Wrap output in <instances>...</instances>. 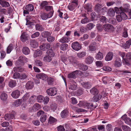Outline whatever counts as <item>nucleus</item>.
<instances>
[{"label":"nucleus","mask_w":131,"mask_h":131,"mask_svg":"<svg viewBox=\"0 0 131 131\" xmlns=\"http://www.w3.org/2000/svg\"><path fill=\"white\" fill-rule=\"evenodd\" d=\"M119 54L122 58L123 61L126 62L128 59H130L131 58V54L130 53H128L126 54L125 53L123 52H119Z\"/></svg>","instance_id":"f257e3e1"},{"label":"nucleus","mask_w":131,"mask_h":131,"mask_svg":"<svg viewBox=\"0 0 131 131\" xmlns=\"http://www.w3.org/2000/svg\"><path fill=\"white\" fill-rule=\"evenodd\" d=\"M16 113L15 112L13 111L10 114H7L4 116L5 120L9 121L11 119H15Z\"/></svg>","instance_id":"f03ea898"},{"label":"nucleus","mask_w":131,"mask_h":131,"mask_svg":"<svg viewBox=\"0 0 131 131\" xmlns=\"http://www.w3.org/2000/svg\"><path fill=\"white\" fill-rule=\"evenodd\" d=\"M71 46L73 49L77 51L80 50L81 48V45L77 41L73 42Z\"/></svg>","instance_id":"7ed1b4c3"},{"label":"nucleus","mask_w":131,"mask_h":131,"mask_svg":"<svg viewBox=\"0 0 131 131\" xmlns=\"http://www.w3.org/2000/svg\"><path fill=\"white\" fill-rule=\"evenodd\" d=\"M81 73V71L77 70L72 72V73L68 74V77L69 78H75L77 76L80 74Z\"/></svg>","instance_id":"20e7f679"},{"label":"nucleus","mask_w":131,"mask_h":131,"mask_svg":"<svg viewBox=\"0 0 131 131\" xmlns=\"http://www.w3.org/2000/svg\"><path fill=\"white\" fill-rule=\"evenodd\" d=\"M53 13L50 12L49 14L45 13H42L40 15L41 18L43 20H46L48 18L51 17L52 16Z\"/></svg>","instance_id":"39448f33"},{"label":"nucleus","mask_w":131,"mask_h":131,"mask_svg":"<svg viewBox=\"0 0 131 131\" xmlns=\"http://www.w3.org/2000/svg\"><path fill=\"white\" fill-rule=\"evenodd\" d=\"M103 28L105 31H112L114 30V28L113 26L111 24H106L103 25Z\"/></svg>","instance_id":"423d86ee"},{"label":"nucleus","mask_w":131,"mask_h":131,"mask_svg":"<svg viewBox=\"0 0 131 131\" xmlns=\"http://www.w3.org/2000/svg\"><path fill=\"white\" fill-rule=\"evenodd\" d=\"M48 94L50 96H54L57 93L56 89L55 88H50L48 89L46 91Z\"/></svg>","instance_id":"0eeeda50"},{"label":"nucleus","mask_w":131,"mask_h":131,"mask_svg":"<svg viewBox=\"0 0 131 131\" xmlns=\"http://www.w3.org/2000/svg\"><path fill=\"white\" fill-rule=\"evenodd\" d=\"M68 86L69 89L73 90H75L77 89V84L74 81L70 82Z\"/></svg>","instance_id":"6e6552de"},{"label":"nucleus","mask_w":131,"mask_h":131,"mask_svg":"<svg viewBox=\"0 0 131 131\" xmlns=\"http://www.w3.org/2000/svg\"><path fill=\"white\" fill-rule=\"evenodd\" d=\"M128 6H127V8L125 7L123 8L122 7H121L119 8L115 7V12L117 14H119L120 13H121V12H127L128 11Z\"/></svg>","instance_id":"1a4fd4ad"},{"label":"nucleus","mask_w":131,"mask_h":131,"mask_svg":"<svg viewBox=\"0 0 131 131\" xmlns=\"http://www.w3.org/2000/svg\"><path fill=\"white\" fill-rule=\"evenodd\" d=\"M20 95V92L18 90L13 91L11 94V95L14 98H18Z\"/></svg>","instance_id":"9d476101"},{"label":"nucleus","mask_w":131,"mask_h":131,"mask_svg":"<svg viewBox=\"0 0 131 131\" xmlns=\"http://www.w3.org/2000/svg\"><path fill=\"white\" fill-rule=\"evenodd\" d=\"M121 118L123 120H124L126 124L130 125V124L131 123V119L130 118L127 117V116L126 115L123 116Z\"/></svg>","instance_id":"9b49d317"},{"label":"nucleus","mask_w":131,"mask_h":131,"mask_svg":"<svg viewBox=\"0 0 131 131\" xmlns=\"http://www.w3.org/2000/svg\"><path fill=\"white\" fill-rule=\"evenodd\" d=\"M96 44L95 42H93L88 47L89 50L91 51H94L96 48Z\"/></svg>","instance_id":"f8f14e48"},{"label":"nucleus","mask_w":131,"mask_h":131,"mask_svg":"<svg viewBox=\"0 0 131 131\" xmlns=\"http://www.w3.org/2000/svg\"><path fill=\"white\" fill-rule=\"evenodd\" d=\"M36 77L38 79H42V80H45L48 78L46 74L42 73L38 74L37 75Z\"/></svg>","instance_id":"ddd939ff"},{"label":"nucleus","mask_w":131,"mask_h":131,"mask_svg":"<svg viewBox=\"0 0 131 131\" xmlns=\"http://www.w3.org/2000/svg\"><path fill=\"white\" fill-rule=\"evenodd\" d=\"M50 47V45L48 43H44L40 46V49L45 51L49 49Z\"/></svg>","instance_id":"4468645a"},{"label":"nucleus","mask_w":131,"mask_h":131,"mask_svg":"<svg viewBox=\"0 0 131 131\" xmlns=\"http://www.w3.org/2000/svg\"><path fill=\"white\" fill-rule=\"evenodd\" d=\"M30 45L31 47L36 48L38 46V43L35 40H32L30 41Z\"/></svg>","instance_id":"2eb2a0df"},{"label":"nucleus","mask_w":131,"mask_h":131,"mask_svg":"<svg viewBox=\"0 0 131 131\" xmlns=\"http://www.w3.org/2000/svg\"><path fill=\"white\" fill-rule=\"evenodd\" d=\"M70 38L68 36H64L59 40L61 43L68 42L70 40Z\"/></svg>","instance_id":"dca6fc26"},{"label":"nucleus","mask_w":131,"mask_h":131,"mask_svg":"<svg viewBox=\"0 0 131 131\" xmlns=\"http://www.w3.org/2000/svg\"><path fill=\"white\" fill-rule=\"evenodd\" d=\"M115 14V12L113 9L110 8L108 9L107 12V15L108 16L113 17L114 16Z\"/></svg>","instance_id":"f3484780"},{"label":"nucleus","mask_w":131,"mask_h":131,"mask_svg":"<svg viewBox=\"0 0 131 131\" xmlns=\"http://www.w3.org/2000/svg\"><path fill=\"white\" fill-rule=\"evenodd\" d=\"M28 37L27 34L25 33H23L20 36V40L22 42H24L28 40Z\"/></svg>","instance_id":"a211bd4d"},{"label":"nucleus","mask_w":131,"mask_h":131,"mask_svg":"<svg viewBox=\"0 0 131 131\" xmlns=\"http://www.w3.org/2000/svg\"><path fill=\"white\" fill-rule=\"evenodd\" d=\"M102 97V96L101 95H96L92 98L91 101L92 102H97L100 100Z\"/></svg>","instance_id":"6ab92c4d"},{"label":"nucleus","mask_w":131,"mask_h":131,"mask_svg":"<svg viewBox=\"0 0 131 131\" xmlns=\"http://www.w3.org/2000/svg\"><path fill=\"white\" fill-rule=\"evenodd\" d=\"M94 60V58L93 57L91 56H89L85 59V62L87 64H90L93 62Z\"/></svg>","instance_id":"aec40b11"},{"label":"nucleus","mask_w":131,"mask_h":131,"mask_svg":"<svg viewBox=\"0 0 131 131\" xmlns=\"http://www.w3.org/2000/svg\"><path fill=\"white\" fill-rule=\"evenodd\" d=\"M113 56V54L112 52H108L105 57V60L107 61H109L111 60Z\"/></svg>","instance_id":"412c9836"},{"label":"nucleus","mask_w":131,"mask_h":131,"mask_svg":"<svg viewBox=\"0 0 131 131\" xmlns=\"http://www.w3.org/2000/svg\"><path fill=\"white\" fill-rule=\"evenodd\" d=\"M40 105L38 103H36L34 105L31 109L33 111H36L40 109Z\"/></svg>","instance_id":"4be33fe9"},{"label":"nucleus","mask_w":131,"mask_h":131,"mask_svg":"<svg viewBox=\"0 0 131 131\" xmlns=\"http://www.w3.org/2000/svg\"><path fill=\"white\" fill-rule=\"evenodd\" d=\"M24 71V69L23 68L21 67H16L13 68L12 72L13 71L14 72H22Z\"/></svg>","instance_id":"5701e85b"},{"label":"nucleus","mask_w":131,"mask_h":131,"mask_svg":"<svg viewBox=\"0 0 131 131\" xmlns=\"http://www.w3.org/2000/svg\"><path fill=\"white\" fill-rule=\"evenodd\" d=\"M0 4L3 7H6L10 6L8 2L2 0H0Z\"/></svg>","instance_id":"b1692460"},{"label":"nucleus","mask_w":131,"mask_h":131,"mask_svg":"<svg viewBox=\"0 0 131 131\" xmlns=\"http://www.w3.org/2000/svg\"><path fill=\"white\" fill-rule=\"evenodd\" d=\"M36 29V30L42 31L44 30V28L42 25L38 24H36L35 25Z\"/></svg>","instance_id":"393cba45"},{"label":"nucleus","mask_w":131,"mask_h":131,"mask_svg":"<svg viewBox=\"0 0 131 131\" xmlns=\"http://www.w3.org/2000/svg\"><path fill=\"white\" fill-rule=\"evenodd\" d=\"M22 51L23 53L25 55L28 54L30 53V50L29 48L26 47H23Z\"/></svg>","instance_id":"a878e982"},{"label":"nucleus","mask_w":131,"mask_h":131,"mask_svg":"<svg viewBox=\"0 0 131 131\" xmlns=\"http://www.w3.org/2000/svg\"><path fill=\"white\" fill-rule=\"evenodd\" d=\"M25 8L28 11L31 12L32 11L34 10V7L32 4H30L27 5L25 6Z\"/></svg>","instance_id":"bb28decb"},{"label":"nucleus","mask_w":131,"mask_h":131,"mask_svg":"<svg viewBox=\"0 0 131 131\" xmlns=\"http://www.w3.org/2000/svg\"><path fill=\"white\" fill-rule=\"evenodd\" d=\"M33 83L32 82L28 81L26 84V87L27 89H30L33 88Z\"/></svg>","instance_id":"cd10ccee"},{"label":"nucleus","mask_w":131,"mask_h":131,"mask_svg":"<svg viewBox=\"0 0 131 131\" xmlns=\"http://www.w3.org/2000/svg\"><path fill=\"white\" fill-rule=\"evenodd\" d=\"M42 52L41 50H37L34 52V58H36L37 57L40 56L42 55Z\"/></svg>","instance_id":"c85d7f7f"},{"label":"nucleus","mask_w":131,"mask_h":131,"mask_svg":"<svg viewBox=\"0 0 131 131\" xmlns=\"http://www.w3.org/2000/svg\"><path fill=\"white\" fill-rule=\"evenodd\" d=\"M82 84L84 87L87 89L90 88L91 86V84L89 82H84Z\"/></svg>","instance_id":"c756f323"},{"label":"nucleus","mask_w":131,"mask_h":131,"mask_svg":"<svg viewBox=\"0 0 131 131\" xmlns=\"http://www.w3.org/2000/svg\"><path fill=\"white\" fill-rule=\"evenodd\" d=\"M68 112L67 110L65 109L63 110L61 113V117L62 118L66 117L68 114Z\"/></svg>","instance_id":"7c9ffc66"},{"label":"nucleus","mask_w":131,"mask_h":131,"mask_svg":"<svg viewBox=\"0 0 131 131\" xmlns=\"http://www.w3.org/2000/svg\"><path fill=\"white\" fill-rule=\"evenodd\" d=\"M86 15L85 14H84V16L85 18L81 21V23L82 24H85L88 23L91 21V20L88 19L86 16Z\"/></svg>","instance_id":"2f4dec72"},{"label":"nucleus","mask_w":131,"mask_h":131,"mask_svg":"<svg viewBox=\"0 0 131 131\" xmlns=\"http://www.w3.org/2000/svg\"><path fill=\"white\" fill-rule=\"evenodd\" d=\"M95 58L97 60H102L103 58V54L100 51H99L97 54H96Z\"/></svg>","instance_id":"473e14b6"},{"label":"nucleus","mask_w":131,"mask_h":131,"mask_svg":"<svg viewBox=\"0 0 131 131\" xmlns=\"http://www.w3.org/2000/svg\"><path fill=\"white\" fill-rule=\"evenodd\" d=\"M41 34L43 37L47 38L49 36H51V34L49 32L44 31L42 32Z\"/></svg>","instance_id":"72a5a7b5"},{"label":"nucleus","mask_w":131,"mask_h":131,"mask_svg":"<svg viewBox=\"0 0 131 131\" xmlns=\"http://www.w3.org/2000/svg\"><path fill=\"white\" fill-rule=\"evenodd\" d=\"M95 71H99L101 72H102L103 70L105 71H111V69L109 67L105 66L103 68L99 70H95Z\"/></svg>","instance_id":"f704fd0d"},{"label":"nucleus","mask_w":131,"mask_h":131,"mask_svg":"<svg viewBox=\"0 0 131 131\" xmlns=\"http://www.w3.org/2000/svg\"><path fill=\"white\" fill-rule=\"evenodd\" d=\"M91 94L94 95H96L99 93V91L96 88L94 87L92 89L90 90Z\"/></svg>","instance_id":"c9c22d12"},{"label":"nucleus","mask_w":131,"mask_h":131,"mask_svg":"<svg viewBox=\"0 0 131 131\" xmlns=\"http://www.w3.org/2000/svg\"><path fill=\"white\" fill-rule=\"evenodd\" d=\"M24 56H21L19 57L18 60L16 62V65L20 64L21 63H23L24 62Z\"/></svg>","instance_id":"e433bc0d"},{"label":"nucleus","mask_w":131,"mask_h":131,"mask_svg":"<svg viewBox=\"0 0 131 131\" xmlns=\"http://www.w3.org/2000/svg\"><path fill=\"white\" fill-rule=\"evenodd\" d=\"M7 98V95L5 93H2L0 95V98L3 101H6Z\"/></svg>","instance_id":"4c0bfd02"},{"label":"nucleus","mask_w":131,"mask_h":131,"mask_svg":"<svg viewBox=\"0 0 131 131\" xmlns=\"http://www.w3.org/2000/svg\"><path fill=\"white\" fill-rule=\"evenodd\" d=\"M52 58L48 55L45 56L43 58V61L45 62H49L52 60Z\"/></svg>","instance_id":"58836bf2"},{"label":"nucleus","mask_w":131,"mask_h":131,"mask_svg":"<svg viewBox=\"0 0 131 131\" xmlns=\"http://www.w3.org/2000/svg\"><path fill=\"white\" fill-rule=\"evenodd\" d=\"M14 49V47L12 44H9L8 47L7 49L6 52L7 53H9Z\"/></svg>","instance_id":"ea45409f"},{"label":"nucleus","mask_w":131,"mask_h":131,"mask_svg":"<svg viewBox=\"0 0 131 131\" xmlns=\"http://www.w3.org/2000/svg\"><path fill=\"white\" fill-rule=\"evenodd\" d=\"M110 79V77H102V79L103 82L105 84H106L108 82H109Z\"/></svg>","instance_id":"a19ab883"},{"label":"nucleus","mask_w":131,"mask_h":131,"mask_svg":"<svg viewBox=\"0 0 131 131\" xmlns=\"http://www.w3.org/2000/svg\"><path fill=\"white\" fill-rule=\"evenodd\" d=\"M86 54L85 52L82 51L78 53L77 55L79 58H81L85 56L86 55Z\"/></svg>","instance_id":"79ce46f5"},{"label":"nucleus","mask_w":131,"mask_h":131,"mask_svg":"<svg viewBox=\"0 0 131 131\" xmlns=\"http://www.w3.org/2000/svg\"><path fill=\"white\" fill-rule=\"evenodd\" d=\"M16 84V81H15L12 80L9 83L8 85L11 88H13L15 86Z\"/></svg>","instance_id":"37998d69"},{"label":"nucleus","mask_w":131,"mask_h":131,"mask_svg":"<svg viewBox=\"0 0 131 131\" xmlns=\"http://www.w3.org/2000/svg\"><path fill=\"white\" fill-rule=\"evenodd\" d=\"M22 101L21 99H19L16 100L14 103L16 107H18L20 105Z\"/></svg>","instance_id":"c03bdc74"},{"label":"nucleus","mask_w":131,"mask_h":131,"mask_svg":"<svg viewBox=\"0 0 131 131\" xmlns=\"http://www.w3.org/2000/svg\"><path fill=\"white\" fill-rule=\"evenodd\" d=\"M85 8L88 11H91V10L92 6L91 4H87L85 5Z\"/></svg>","instance_id":"a18cd8bd"},{"label":"nucleus","mask_w":131,"mask_h":131,"mask_svg":"<svg viewBox=\"0 0 131 131\" xmlns=\"http://www.w3.org/2000/svg\"><path fill=\"white\" fill-rule=\"evenodd\" d=\"M102 6L101 4H98L95 6V8L98 12H100L101 10Z\"/></svg>","instance_id":"49530a36"},{"label":"nucleus","mask_w":131,"mask_h":131,"mask_svg":"<svg viewBox=\"0 0 131 131\" xmlns=\"http://www.w3.org/2000/svg\"><path fill=\"white\" fill-rule=\"evenodd\" d=\"M47 55L50 57L51 58L52 57L54 56V53L53 52L52 49L49 50L47 51Z\"/></svg>","instance_id":"de8ad7c7"},{"label":"nucleus","mask_w":131,"mask_h":131,"mask_svg":"<svg viewBox=\"0 0 131 131\" xmlns=\"http://www.w3.org/2000/svg\"><path fill=\"white\" fill-rule=\"evenodd\" d=\"M56 120L52 116H50L49 120V123L52 124L56 122Z\"/></svg>","instance_id":"09e8293b"},{"label":"nucleus","mask_w":131,"mask_h":131,"mask_svg":"<svg viewBox=\"0 0 131 131\" xmlns=\"http://www.w3.org/2000/svg\"><path fill=\"white\" fill-rule=\"evenodd\" d=\"M47 115L46 114L41 116L40 118V121L42 123H43L45 122L46 119Z\"/></svg>","instance_id":"8fccbe9b"},{"label":"nucleus","mask_w":131,"mask_h":131,"mask_svg":"<svg viewBox=\"0 0 131 131\" xmlns=\"http://www.w3.org/2000/svg\"><path fill=\"white\" fill-rule=\"evenodd\" d=\"M74 5V4L73 3H71L68 6V8L70 10H73L74 9V8L77 7Z\"/></svg>","instance_id":"3c124183"},{"label":"nucleus","mask_w":131,"mask_h":131,"mask_svg":"<svg viewBox=\"0 0 131 131\" xmlns=\"http://www.w3.org/2000/svg\"><path fill=\"white\" fill-rule=\"evenodd\" d=\"M68 46L67 44H63L61 46V49L63 50H66L68 48Z\"/></svg>","instance_id":"603ef678"},{"label":"nucleus","mask_w":131,"mask_h":131,"mask_svg":"<svg viewBox=\"0 0 131 131\" xmlns=\"http://www.w3.org/2000/svg\"><path fill=\"white\" fill-rule=\"evenodd\" d=\"M48 78L47 82L48 85H51L53 83V79L52 78L50 77Z\"/></svg>","instance_id":"864d4df0"},{"label":"nucleus","mask_w":131,"mask_h":131,"mask_svg":"<svg viewBox=\"0 0 131 131\" xmlns=\"http://www.w3.org/2000/svg\"><path fill=\"white\" fill-rule=\"evenodd\" d=\"M38 101L39 102H43L44 97L42 95H40L38 96L37 97Z\"/></svg>","instance_id":"5fc2aeb1"},{"label":"nucleus","mask_w":131,"mask_h":131,"mask_svg":"<svg viewBox=\"0 0 131 131\" xmlns=\"http://www.w3.org/2000/svg\"><path fill=\"white\" fill-rule=\"evenodd\" d=\"M20 74L18 72H16L15 73L13 76V78L14 79H20Z\"/></svg>","instance_id":"6e6d98bb"},{"label":"nucleus","mask_w":131,"mask_h":131,"mask_svg":"<svg viewBox=\"0 0 131 131\" xmlns=\"http://www.w3.org/2000/svg\"><path fill=\"white\" fill-rule=\"evenodd\" d=\"M122 128L124 131H130V128L126 125H123Z\"/></svg>","instance_id":"4d7b16f0"},{"label":"nucleus","mask_w":131,"mask_h":131,"mask_svg":"<svg viewBox=\"0 0 131 131\" xmlns=\"http://www.w3.org/2000/svg\"><path fill=\"white\" fill-rule=\"evenodd\" d=\"M55 38L53 36H49L47 38V40L48 42H53L54 41Z\"/></svg>","instance_id":"13d9d810"},{"label":"nucleus","mask_w":131,"mask_h":131,"mask_svg":"<svg viewBox=\"0 0 131 131\" xmlns=\"http://www.w3.org/2000/svg\"><path fill=\"white\" fill-rule=\"evenodd\" d=\"M120 15L123 19V20H126L127 18V17L126 15L124 12H122L121 13Z\"/></svg>","instance_id":"bf43d9fd"},{"label":"nucleus","mask_w":131,"mask_h":131,"mask_svg":"<svg viewBox=\"0 0 131 131\" xmlns=\"http://www.w3.org/2000/svg\"><path fill=\"white\" fill-rule=\"evenodd\" d=\"M45 9L47 11H51L52 10V7L50 6H46L44 7Z\"/></svg>","instance_id":"052dcab7"},{"label":"nucleus","mask_w":131,"mask_h":131,"mask_svg":"<svg viewBox=\"0 0 131 131\" xmlns=\"http://www.w3.org/2000/svg\"><path fill=\"white\" fill-rule=\"evenodd\" d=\"M95 64L97 67H101L103 65V63L101 61H96L95 62Z\"/></svg>","instance_id":"680f3d73"},{"label":"nucleus","mask_w":131,"mask_h":131,"mask_svg":"<svg viewBox=\"0 0 131 131\" xmlns=\"http://www.w3.org/2000/svg\"><path fill=\"white\" fill-rule=\"evenodd\" d=\"M36 97V96L35 95H33L31 96L29 99V102L31 103H33V101L35 100Z\"/></svg>","instance_id":"e2e57ef3"},{"label":"nucleus","mask_w":131,"mask_h":131,"mask_svg":"<svg viewBox=\"0 0 131 131\" xmlns=\"http://www.w3.org/2000/svg\"><path fill=\"white\" fill-rule=\"evenodd\" d=\"M36 64L37 66H41L42 65V62L39 60H36L35 61Z\"/></svg>","instance_id":"0e129e2a"},{"label":"nucleus","mask_w":131,"mask_h":131,"mask_svg":"<svg viewBox=\"0 0 131 131\" xmlns=\"http://www.w3.org/2000/svg\"><path fill=\"white\" fill-rule=\"evenodd\" d=\"M30 96V94L29 93H28L25 94L23 96V99L24 101H26Z\"/></svg>","instance_id":"69168bd1"},{"label":"nucleus","mask_w":131,"mask_h":131,"mask_svg":"<svg viewBox=\"0 0 131 131\" xmlns=\"http://www.w3.org/2000/svg\"><path fill=\"white\" fill-rule=\"evenodd\" d=\"M121 64V61L119 60V61H115V66L116 67H119Z\"/></svg>","instance_id":"338daca9"},{"label":"nucleus","mask_w":131,"mask_h":131,"mask_svg":"<svg viewBox=\"0 0 131 131\" xmlns=\"http://www.w3.org/2000/svg\"><path fill=\"white\" fill-rule=\"evenodd\" d=\"M39 35L40 34L39 32H36L31 35V37L32 38H35L39 36Z\"/></svg>","instance_id":"774afa93"}]
</instances>
